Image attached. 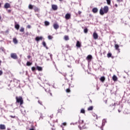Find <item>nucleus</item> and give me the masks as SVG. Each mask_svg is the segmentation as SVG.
Returning <instances> with one entry per match:
<instances>
[{"instance_id": "f257e3e1", "label": "nucleus", "mask_w": 130, "mask_h": 130, "mask_svg": "<svg viewBox=\"0 0 130 130\" xmlns=\"http://www.w3.org/2000/svg\"><path fill=\"white\" fill-rule=\"evenodd\" d=\"M17 103H20V105H22L24 103V101L23 100V98L22 96H16V97Z\"/></svg>"}, {"instance_id": "f03ea898", "label": "nucleus", "mask_w": 130, "mask_h": 130, "mask_svg": "<svg viewBox=\"0 0 130 130\" xmlns=\"http://www.w3.org/2000/svg\"><path fill=\"white\" fill-rule=\"evenodd\" d=\"M11 57L13 59H18V56L17 55V54L15 53H12L11 54Z\"/></svg>"}, {"instance_id": "7ed1b4c3", "label": "nucleus", "mask_w": 130, "mask_h": 130, "mask_svg": "<svg viewBox=\"0 0 130 130\" xmlns=\"http://www.w3.org/2000/svg\"><path fill=\"white\" fill-rule=\"evenodd\" d=\"M106 122H107L106 119H103L102 121V126L101 127L102 130H103V126L105 125V123H106Z\"/></svg>"}, {"instance_id": "20e7f679", "label": "nucleus", "mask_w": 130, "mask_h": 130, "mask_svg": "<svg viewBox=\"0 0 130 130\" xmlns=\"http://www.w3.org/2000/svg\"><path fill=\"white\" fill-rule=\"evenodd\" d=\"M105 14H107L108 13V11H109V8L108 6H105L103 8Z\"/></svg>"}, {"instance_id": "39448f33", "label": "nucleus", "mask_w": 130, "mask_h": 130, "mask_svg": "<svg viewBox=\"0 0 130 130\" xmlns=\"http://www.w3.org/2000/svg\"><path fill=\"white\" fill-rule=\"evenodd\" d=\"M92 55H88L87 57H86V59L87 60H88V61H91V60H92Z\"/></svg>"}, {"instance_id": "423d86ee", "label": "nucleus", "mask_w": 130, "mask_h": 130, "mask_svg": "<svg viewBox=\"0 0 130 130\" xmlns=\"http://www.w3.org/2000/svg\"><path fill=\"white\" fill-rule=\"evenodd\" d=\"M65 18L66 20H70L71 18V14L70 13H67L65 15Z\"/></svg>"}, {"instance_id": "0eeeda50", "label": "nucleus", "mask_w": 130, "mask_h": 130, "mask_svg": "<svg viewBox=\"0 0 130 130\" xmlns=\"http://www.w3.org/2000/svg\"><path fill=\"white\" fill-rule=\"evenodd\" d=\"M5 9H9L11 8V5L9 3H6L4 5Z\"/></svg>"}, {"instance_id": "6e6552de", "label": "nucleus", "mask_w": 130, "mask_h": 130, "mask_svg": "<svg viewBox=\"0 0 130 130\" xmlns=\"http://www.w3.org/2000/svg\"><path fill=\"white\" fill-rule=\"evenodd\" d=\"M34 11L36 13H39L40 11V9L38 8L37 7L35 6L34 8Z\"/></svg>"}, {"instance_id": "1a4fd4ad", "label": "nucleus", "mask_w": 130, "mask_h": 130, "mask_svg": "<svg viewBox=\"0 0 130 130\" xmlns=\"http://www.w3.org/2000/svg\"><path fill=\"white\" fill-rule=\"evenodd\" d=\"M53 28L55 30H57V29H58L59 28V25H58V24H57V23H55L53 24Z\"/></svg>"}, {"instance_id": "9d476101", "label": "nucleus", "mask_w": 130, "mask_h": 130, "mask_svg": "<svg viewBox=\"0 0 130 130\" xmlns=\"http://www.w3.org/2000/svg\"><path fill=\"white\" fill-rule=\"evenodd\" d=\"M15 28L16 30H19L20 29V25L19 24H17L16 22H15Z\"/></svg>"}, {"instance_id": "9b49d317", "label": "nucleus", "mask_w": 130, "mask_h": 130, "mask_svg": "<svg viewBox=\"0 0 130 130\" xmlns=\"http://www.w3.org/2000/svg\"><path fill=\"white\" fill-rule=\"evenodd\" d=\"M42 39H43V37H37L35 38L36 41H37L38 42L39 41V40H42Z\"/></svg>"}, {"instance_id": "f8f14e48", "label": "nucleus", "mask_w": 130, "mask_h": 130, "mask_svg": "<svg viewBox=\"0 0 130 130\" xmlns=\"http://www.w3.org/2000/svg\"><path fill=\"white\" fill-rule=\"evenodd\" d=\"M52 10H53V11H56V10H57V5H52Z\"/></svg>"}, {"instance_id": "ddd939ff", "label": "nucleus", "mask_w": 130, "mask_h": 130, "mask_svg": "<svg viewBox=\"0 0 130 130\" xmlns=\"http://www.w3.org/2000/svg\"><path fill=\"white\" fill-rule=\"evenodd\" d=\"M93 37L94 39H97V38H98V34H97L96 32H93Z\"/></svg>"}, {"instance_id": "4468645a", "label": "nucleus", "mask_w": 130, "mask_h": 130, "mask_svg": "<svg viewBox=\"0 0 130 130\" xmlns=\"http://www.w3.org/2000/svg\"><path fill=\"white\" fill-rule=\"evenodd\" d=\"M0 129H6V125L5 124H0Z\"/></svg>"}, {"instance_id": "2eb2a0df", "label": "nucleus", "mask_w": 130, "mask_h": 130, "mask_svg": "<svg viewBox=\"0 0 130 130\" xmlns=\"http://www.w3.org/2000/svg\"><path fill=\"white\" fill-rule=\"evenodd\" d=\"M100 15H103L104 14H105V12H104V10H103V8H101L100 10Z\"/></svg>"}, {"instance_id": "dca6fc26", "label": "nucleus", "mask_w": 130, "mask_h": 130, "mask_svg": "<svg viewBox=\"0 0 130 130\" xmlns=\"http://www.w3.org/2000/svg\"><path fill=\"white\" fill-rule=\"evenodd\" d=\"M92 12L94 14H96V13H97V12H98V9H97V8H93L92 9Z\"/></svg>"}, {"instance_id": "f3484780", "label": "nucleus", "mask_w": 130, "mask_h": 130, "mask_svg": "<svg viewBox=\"0 0 130 130\" xmlns=\"http://www.w3.org/2000/svg\"><path fill=\"white\" fill-rule=\"evenodd\" d=\"M112 79L113 81H114V82H116V81H117V77L115 75H113Z\"/></svg>"}, {"instance_id": "a211bd4d", "label": "nucleus", "mask_w": 130, "mask_h": 130, "mask_svg": "<svg viewBox=\"0 0 130 130\" xmlns=\"http://www.w3.org/2000/svg\"><path fill=\"white\" fill-rule=\"evenodd\" d=\"M42 44H43V46H44V47H45V48H46L47 49H48V47H47V46H46V43H45L44 41V42H43Z\"/></svg>"}, {"instance_id": "6ab92c4d", "label": "nucleus", "mask_w": 130, "mask_h": 130, "mask_svg": "<svg viewBox=\"0 0 130 130\" xmlns=\"http://www.w3.org/2000/svg\"><path fill=\"white\" fill-rule=\"evenodd\" d=\"M76 46H77V47H81V43H80V41H78L77 42Z\"/></svg>"}, {"instance_id": "aec40b11", "label": "nucleus", "mask_w": 130, "mask_h": 130, "mask_svg": "<svg viewBox=\"0 0 130 130\" xmlns=\"http://www.w3.org/2000/svg\"><path fill=\"white\" fill-rule=\"evenodd\" d=\"M100 81L103 83L105 81V77L104 76H102L100 78Z\"/></svg>"}, {"instance_id": "412c9836", "label": "nucleus", "mask_w": 130, "mask_h": 130, "mask_svg": "<svg viewBox=\"0 0 130 130\" xmlns=\"http://www.w3.org/2000/svg\"><path fill=\"white\" fill-rule=\"evenodd\" d=\"M37 70H38V71H39V72H41V71H42V67L37 66Z\"/></svg>"}, {"instance_id": "4be33fe9", "label": "nucleus", "mask_w": 130, "mask_h": 130, "mask_svg": "<svg viewBox=\"0 0 130 130\" xmlns=\"http://www.w3.org/2000/svg\"><path fill=\"white\" fill-rule=\"evenodd\" d=\"M33 8H34V6H33V5H31V4H29V5H28V9H29V10H33Z\"/></svg>"}, {"instance_id": "5701e85b", "label": "nucleus", "mask_w": 130, "mask_h": 130, "mask_svg": "<svg viewBox=\"0 0 130 130\" xmlns=\"http://www.w3.org/2000/svg\"><path fill=\"white\" fill-rule=\"evenodd\" d=\"M13 43L14 44H18V40L16 38H13Z\"/></svg>"}, {"instance_id": "b1692460", "label": "nucleus", "mask_w": 130, "mask_h": 130, "mask_svg": "<svg viewBox=\"0 0 130 130\" xmlns=\"http://www.w3.org/2000/svg\"><path fill=\"white\" fill-rule=\"evenodd\" d=\"M115 48L116 50H119V49L118 48H119V46L117 44H115Z\"/></svg>"}, {"instance_id": "393cba45", "label": "nucleus", "mask_w": 130, "mask_h": 130, "mask_svg": "<svg viewBox=\"0 0 130 130\" xmlns=\"http://www.w3.org/2000/svg\"><path fill=\"white\" fill-rule=\"evenodd\" d=\"M93 108H94V107L92 106H90L88 108L87 110L88 111H90L92 110L93 109Z\"/></svg>"}, {"instance_id": "a878e982", "label": "nucleus", "mask_w": 130, "mask_h": 130, "mask_svg": "<svg viewBox=\"0 0 130 130\" xmlns=\"http://www.w3.org/2000/svg\"><path fill=\"white\" fill-rule=\"evenodd\" d=\"M50 24V23H49V21H45V26H49Z\"/></svg>"}, {"instance_id": "bb28decb", "label": "nucleus", "mask_w": 130, "mask_h": 130, "mask_svg": "<svg viewBox=\"0 0 130 130\" xmlns=\"http://www.w3.org/2000/svg\"><path fill=\"white\" fill-rule=\"evenodd\" d=\"M64 40H66V41H68V40H69L70 38H69V36H65L64 37Z\"/></svg>"}, {"instance_id": "cd10ccee", "label": "nucleus", "mask_w": 130, "mask_h": 130, "mask_svg": "<svg viewBox=\"0 0 130 130\" xmlns=\"http://www.w3.org/2000/svg\"><path fill=\"white\" fill-rule=\"evenodd\" d=\"M31 64H32V62L30 61H27L26 63V66H27L28 67H29V66H31Z\"/></svg>"}, {"instance_id": "c85d7f7f", "label": "nucleus", "mask_w": 130, "mask_h": 130, "mask_svg": "<svg viewBox=\"0 0 130 130\" xmlns=\"http://www.w3.org/2000/svg\"><path fill=\"white\" fill-rule=\"evenodd\" d=\"M114 107L113 108V109H114L115 107V103L114 104H112L111 105H110V107Z\"/></svg>"}, {"instance_id": "c756f323", "label": "nucleus", "mask_w": 130, "mask_h": 130, "mask_svg": "<svg viewBox=\"0 0 130 130\" xmlns=\"http://www.w3.org/2000/svg\"><path fill=\"white\" fill-rule=\"evenodd\" d=\"M53 38V37H52V36H48V39H49V40H51V39H52Z\"/></svg>"}, {"instance_id": "7c9ffc66", "label": "nucleus", "mask_w": 130, "mask_h": 130, "mask_svg": "<svg viewBox=\"0 0 130 130\" xmlns=\"http://www.w3.org/2000/svg\"><path fill=\"white\" fill-rule=\"evenodd\" d=\"M112 55V54H111V53H109L107 54V57H111Z\"/></svg>"}, {"instance_id": "2f4dec72", "label": "nucleus", "mask_w": 130, "mask_h": 130, "mask_svg": "<svg viewBox=\"0 0 130 130\" xmlns=\"http://www.w3.org/2000/svg\"><path fill=\"white\" fill-rule=\"evenodd\" d=\"M84 33H88V28H87V27H86L84 29Z\"/></svg>"}, {"instance_id": "473e14b6", "label": "nucleus", "mask_w": 130, "mask_h": 130, "mask_svg": "<svg viewBox=\"0 0 130 130\" xmlns=\"http://www.w3.org/2000/svg\"><path fill=\"white\" fill-rule=\"evenodd\" d=\"M25 28L24 27H21V29L19 30L20 32H24Z\"/></svg>"}, {"instance_id": "72a5a7b5", "label": "nucleus", "mask_w": 130, "mask_h": 130, "mask_svg": "<svg viewBox=\"0 0 130 130\" xmlns=\"http://www.w3.org/2000/svg\"><path fill=\"white\" fill-rule=\"evenodd\" d=\"M107 1V3L108 5H110L111 4V0H106Z\"/></svg>"}, {"instance_id": "f704fd0d", "label": "nucleus", "mask_w": 130, "mask_h": 130, "mask_svg": "<svg viewBox=\"0 0 130 130\" xmlns=\"http://www.w3.org/2000/svg\"><path fill=\"white\" fill-rule=\"evenodd\" d=\"M79 124L81 125V124H82V123H84V120H79Z\"/></svg>"}, {"instance_id": "c9c22d12", "label": "nucleus", "mask_w": 130, "mask_h": 130, "mask_svg": "<svg viewBox=\"0 0 130 130\" xmlns=\"http://www.w3.org/2000/svg\"><path fill=\"white\" fill-rule=\"evenodd\" d=\"M66 92L67 93H70L71 92V90L70 89V88H67L66 89Z\"/></svg>"}, {"instance_id": "e433bc0d", "label": "nucleus", "mask_w": 130, "mask_h": 130, "mask_svg": "<svg viewBox=\"0 0 130 130\" xmlns=\"http://www.w3.org/2000/svg\"><path fill=\"white\" fill-rule=\"evenodd\" d=\"M35 70H36V68H35V67H33L31 68V71L32 72H35Z\"/></svg>"}, {"instance_id": "4c0bfd02", "label": "nucleus", "mask_w": 130, "mask_h": 130, "mask_svg": "<svg viewBox=\"0 0 130 130\" xmlns=\"http://www.w3.org/2000/svg\"><path fill=\"white\" fill-rule=\"evenodd\" d=\"M81 113H85V110L84 109H81L80 111Z\"/></svg>"}, {"instance_id": "58836bf2", "label": "nucleus", "mask_w": 130, "mask_h": 130, "mask_svg": "<svg viewBox=\"0 0 130 130\" xmlns=\"http://www.w3.org/2000/svg\"><path fill=\"white\" fill-rule=\"evenodd\" d=\"M93 116L94 117H96V119H98V117L97 115H96V114H93Z\"/></svg>"}, {"instance_id": "ea45409f", "label": "nucleus", "mask_w": 130, "mask_h": 130, "mask_svg": "<svg viewBox=\"0 0 130 130\" xmlns=\"http://www.w3.org/2000/svg\"><path fill=\"white\" fill-rule=\"evenodd\" d=\"M38 103H39V104H40V105H43V104H42V102H41V101H38Z\"/></svg>"}, {"instance_id": "a19ab883", "label": "nucleus", "mask_w": 130, "mask_h": 130, "mask_svg": "<svg viewBox=\"0 0 130 130\" xmlns=\"http://www.w3.org/2000/svg\"><path fill=\"white\" fill-rule=\"evenodd\" d=\"M40 118H42V119H43V117H42V113H40V117L39 118V119H40Z\"/></svg>"}, {"instance_id": "79ce46f5", "label": "nucleus", "mask_w": 130, "mask_h": 130, "mask_svg": "<svg viewBox=\"0 0 130 130\" xmlns=\"http://www.w3.org/2000/svg\"><path fill=\"white\" fill-rule=\"evenodd\" d=\"M10 117H11V118H16V116L10 115Z\"/></svg>"}, {"instance_id": "37998d69", "label": "nucleus", "mask_w": 130, "mask_h": 130, "mask_svg": "<svg viewBox=\"0 0 130 130\" xmlns=\"http://www.w3.org/2000/svg\"><path fill=\"white\" fill-rule=\"evenodd\" d=\"M117 3H121L123 2L122 0H117Z\"/></svg>"}, {"instance_id": "c03bdc74", "label": "nucleus", "mask_w": 130, "mask_h": 130, "mask_svg": "<svg viewBox=\"0 0 130 130\" xmlns=\"http://www.w3.org/2000/svg\"><path fill=\"white\" fill-rule=\"evenodd\" d=\"M27 28H28V29H30V28H31V25H28L27 26Z\"/></svg>"}, {"instance_id": "a18cd8bd", "label": "nucleus", "mask_w": 130, "mask_h": 130, "mask_svg": "<svg viewBox=\"0 0 130 130\" xmlns=\"http://www.w3.org/2000/svg\"><path fill=\"white\" fill-rule=\"evenodd\" d=\"M3 75V71L0 70V76H2Z\"/></svg>"}, {"instance_id": "49530a36", "label": "nucleus", "mask_w": 130, "mask_h": 130, "mask_svg": "<svg viewBox=\"0 0 130 130\" xmlns=\"http://www.w3.org/2000/svg\"><path fill=\"white\" fill-rule=\"evenodd\" d=\"M25 35H26V36H29V32H26L25 34Z\"/></svg>"}, {"instance_id": "de8ad7c7", "label": "nucleus", "mask_w": 130, "mask_h": 130, "mask_svg": "<svg viewBox=\"0 0 130 130\" xmlns=\"http://www.w3.org/2000/svg\"><path fill=\"white\" fill-rule=\"evenodd\" d=\"M62 125H67V122H63Z\"/></svg>"}, {"instance_id": "09e8293b", "label": "nucleus", "mask_w": 130, "mask_h": 130, "mask_svg": "<svg viewBox=\"0 0 130 130\" xmlns=\"http://www.w3.org/2000/svg\"><path fill=\"white\" fill-rule=\"evenodd\" d=\"M60 112H61V110L60 109L58 110V113H59Z\"/></svg>"}, {"instance_id": "8fccbe9b", "label": "nucleus", "mask_w": 130, "mask_h": 130, "mask_svg": "<svg viewBox=\"0 0 130 130\" xmlns=\"http://www.w3.org/2000/svg\"><path fill=\"white\" fill-rule=\"evenodd\" d=\"M78 14L79 15H81V14H82V12H81L80 11H78Z\"/></svg>"}, {"instance_id": "3c124183", "label": "nucleus", "mask_w": 130, "mask_h": 130, "mask_svg": "<svg viewBox=\"0 0 130 130\" xmlns=\"http://www.w3.org/2000/svg\"><path fill=\"white\" fill-rule=\"evenodd\" d=\"M50 56L51 57V59H52V54H50Z\"/></svg>"}, {"instance_id": "603ef678", "label": "nucleus", "mask_w": 130, "mask_h": 130, "mask_svg": "<svg viewBox=\"0 0 130 130\" xmlns=\"http://www.w3.org/2000/svg\"><path fill=\"white\" fill-rule=\"evenodd\" d=\"M62 75H63V76H64V77H66V76H67V73L63 74H62Z\"/></svg>"}, {"instance_id": "864d4df0", "label": "nucleus", "mask_w": 130, "mask_h": 130, "mask_svg": "<svg viewBox=\"0 0 130 130\" xmlns=\"http://www.w3.org/2000/svg\"><path fill=\"white\" fill-rule=\"evenodd\" d=\"M30 57H31V56L30 55L27 56V58H30Z\"/></svg>"}, {"instance_id": "5fc2aeb1", "label": "nucleus", "mask_w": 130, "mask_h": 130, "mask_svg": "<svg viewBox=\"0 0 130 130\" xmlns=\"http://www.w3.org/2000/svg\"><path fill=\"white\" fill-rule=\"evenodd\" d=\"M115 7H116V8H117V7H118L117 4H115Z\"/></svg>"}, {"instance_id": "6e6d98bb", "label": "nucleus", "mask_w": 130, "mask_h": 130, "mask_svg": "<svg viewBox=\"0 0 130 130\" xmlns=\"http://www.w3.org/2000/svg\"><path fill=\"white\" fill-rule=\"evenodd\" d=\"M52 130H55V127L52 128Z\"/></svg>"}, {"instance_id": "4d7b16f0", "label": "nucleus", "mask_w": 130, "mask_h": 130, "mask_svg": "<svg viewBox=\"0 0 130 130\" xmlns=\"http://www.w3.org/2000/svg\"><path fill=\"white\" fill-rule=\"evenodd\" d=\"M29 130H34V128H32L29 129Z\"/></svg>"}, {"instance_id": "13d9d810", "label": "nucleus", "mask_w": 130, "mask_h": 130, "mask_svg": "<svg viewBox=\"0 0 130 130\" xmlns=\"http://www.w3.org/2000/svg\"><path fill=\"white\" fill-rule=\"evenodd\" d=\"M64 79H65L66 80H67V81H68V79L67 78V77H66V76H65V77H64Z\"/></svg>"}, {"instance_id": "bf43d9fd", "label": "nucleus", "mask_w": 130, "mask_h": 130, "mask_svg": "<svg viewBox=\"0 0 130 130\" xmlns=\"http://www.w3.org/2000/svg\"><path fill=\"white\" fill-rule=\"evenodd\" d=\"M50 95H51V96H52V93H51V92L50 93Z\"/></svg>"}, {"instance_id": "052dcab7", "label": "nucleus", "mask_w": 130, "mask_h": 130, "mask_svg": "<svg viewBox=\"0 0 130 130\" xmlns=\"http://www.w3.org/2000/svg\"><path fill=\"white\" fill-rule=\"evenodd\" d=\"M68 68H71V66H68Z\"/></svg>"}, {"instance_id": "680f3d73", "label": "nucleus", "mask_w": 130, "mask_h": 130, "mask_svg": "<svg viewBox=\"0 0 130 130\" xmlns=\"http://www.w3.org/2000/svg\"><path fill=\"white\" fill-rule=\"evenodd\" d=\"M118 112H121V111H120L119 110H118Z\"/></svg>"}, {"instance_id": "e2e57ef3", "label": "nucleus", "mask_w": 130, "mask_h": 130, "mask_svg": "<svg viewBox=\"0 0 130 130\" xmlns=\"http://www.w3.org/2000/svg\"><path fill=\"white\" fill-rule=\"evenodd\" d=\"M1 19H2V16H0V20H1Z\"/></svg>"}, {"instance_id": "0e129e2a", "label": "nucleus", "mask_w": 130, "mask_h": 130, "mask_svg": "<svg viewBox=\"0 0 130 130\" xmlns=\"http://www.w3.org/2000/svg\"><path fill=\"white\" fill-rule=\"evenodd\" d=\"M79 127L81 129V126L79 125Z\"/></svg>"}, {"instance_id": "69168bd1", "label": "nucleus", "mask_w": 130, "mask_h": 130, "mask_svg": "<svg viewBox=\"0 0 130 130\" xmlns=\"http://www.w3.org/2000/svg\"><path fill=\"white\" fill-rule=\"evenodd\" d=\"M50 117H51V118H52V116H50Z\"/></svg>"}, {"instance_id": "338daca9", "label": "nucleus", "mask_w": 130, "mask_h": 130, "mask_svg": "<svg viewBox=\"0 0 130 130\" xmlns=\"http://www.w3.org/2000/svg\"><path fill=\"white\" fill-rule=\"evenodd\" d=\"M106 52H104V54H105Z\"/></svg>"}, {"instance_id": "774afa93", "label": "nucleus", "mask_w": 130, "mask_h": 130, "mask_svg": "<svg viewBox=\"0 0 130 130\" xmlns=\"http://www.w3.org/2000/svg\"><path fill=\"white\" fill-rule=\"evenodd\" d=\"M8 12H11V10H9Z\"/></svg>"}]
</instances>
